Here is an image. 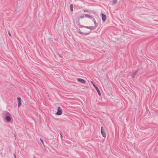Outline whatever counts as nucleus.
I'll list each match as a JSON object with an SVG mask.
<instances>
[{"instance_id": "19", "label": "nucleus", "mask_w": 158, "mask_h": 158, "mask_svg": "<svg viewBox=\"0 0 158 158\" xmlns=\"http://www.w3.org/2000/svg\"><path fill=\"white\" fill-rule=\"evenodd\" d=\"M103 131V127H101V131Z\"/></svg>"}, {"instance_id": "13", "label": "nucleus", "mask_w": 158, "mask_h": 158, "mask_svg": "<svg viewBox=\"0 0 158 158\" xmlns=\"http://www.w3.org/2000/svg\"><path fill=\"white\" fill-rule=\"evenodd\" d=\"M71 11H73V5L71 4L70 5Z\"/></svg>"}, {"instance_id": "9", "label": "nucleus", "mask_w": 158, "mask_h": 158, "mask_svg": "<svg viewBox=\"0 0 158 158\" xmlns=\"http://www.w3.org/2000/svg\"><path fill=\"white\" fill-rule=\"evenodd\" d=\"M6 120L8 122H10L11 120L10 117L9 116H7L6 117Z\"/></svg>"}, {"instance_id": "5", "label": "nucleus", "mask_w": 158, "mask_h": 158, "mask_svg": "<svg viewBox=\"0 0 158 158\" xmlns=\"http://www.w3.org/2000/svg\"><path fill=\"white\" fill-rule=\"evenodd\" d=\"M102 16V19L103 20V22H105V21L106 19V16L105 15H104L103 13H102L101 14Z\"/></svg>"}, {"instance_id": "21", "label": "nucleus", "mask_w": 158, "mask_h": 158, "mask_svg": "<svg viewBox=\"0 0 158 158\" xmlns=\"http://www.w3.org/2000/svg\"><path fill=\"white\" fill-rule=\"evenodd\" d=\"M14 157L15 158H16V156H15V154L14 155Z\"/></svg>"}, {"instance_id": "22", "label": "nucleus", "mask_w": 158, "mask_h": 158, "mask_svg": "<svg viewBox=\"0 0 158 158\" xmlns=\"http://www.w3.org/2000/svg\"><path fill=\"white\" fill-rule=\"evenodd\" d=\"M60 137H61V138H62V136L61 134H60Z\"/></svg>"}, {"instance_id": "7", "label": "nucleus", "mask_w": 158, "mask_h": 158, "mask_svg": "<svg viewBox=\"0 0 158 158\" xmlns=\"http://www.w3.org/2000/svg\"><path fill=\"white\" fill-rule=\"evenodd\" d=\"M17 100H18V107H19L20 106L21 104V98H19V97H18L17 98Z\"/></svg>"}, {"instance_id": "2", "label": "nucleus", "mask_w": 158, "mask_h": 158, "mask_svg": "<svg viewBox=\"0 0 158 158\" xmlns=\"http://www.w3.org/2000/svg\"><path fill=\"white\" fill-rule=\"evenodd\" d=\"M97 26H89V27H85L84 26L83 27H85L87 28L90 29L91 30H94L97 27Z\"/></svg>"}, {"instance_id": "12", "label": "nucleus", "mask_w": 158, "mask_h": 158, "mask_svg": "<svg viewBox=\"0 0 158 158\" xmlns=\"http://www.w3.org/2000/svg\"><path fill=\"white\" fill-rule=\"evenodd\" d=\"M117 2V0H113L112 1V4H116Z\"/></svg>"}, {"instance_id": "6", "label": "nucleus", "mask_w": 158, "mask_h": 158, "mask_svg": "<svg viewBox=\"0 0 158 158\" xmlns=\"http://www.w3.org/2000/svg\"><path fill=\"white\" fill-rule=\"evenodd\" d=\"M138 70H136L135 71L133 72L132 74H131V77L133 78L135 77V75L137 74Z\"/></svg>"}, {"instance_id": "17", "label": "nucleus", "mask_w": 158, "mask_h": 158, "mask_svg": "<svg viewBox=\"0 0 158 158\" xmlns=\"http://www.w3.org/2000/svg\"><path fill=\"white\" fill-rule=\"evenodd\" d=\"M8 34L10 36H11V34H10V31H8Z\"/></svg>"}, {"instance_id": "18", "label": "nucleus", "mask_w": 158, "mask_h": 158, "mask_svg": "<svg viewBox=\"0 0 158 158\" xmlns=\"http://www.w3.org/2000/svg\"><path fill=\"white\" fill-rule=\"evenodd\" d=\"M40 140L41 141V142L42 143L43 145H44V142H43V140L41 139H40Z\"/></svg>"}, {"instance_id": "3", "label": "nucleus", "mask_w": 158, "mask_h": 158, "mask_svg": "<svg viewBox=\"0 0 158 158\" xmlns=\"http://www.w3.org/2000/svg\"><path fill=\"white\" fill-rule=\"evenodd\" d=\"M62 110L60 107L58 108L57 112L56 113V114L57 115H60L62 114Z\"/></svg>"}, {"instance_id": "20", "label": "nucleus", "mask_w": 158, "mask_h": 158, "mask_svg": "<svg viewBox=\"0 0 158 158\" xmlns=\"http://www.w3.org/2000/svg\"><path fill=\"white\" fill-rule=\"evenodd\" d=\"M84 11L85 12H88V10H84Z\"/></svg>"}, {"instance_id": "10", "label": "nucleus", "mask_w": 158, "mask_h": 158, "mask_svg": "<svg viewBox=\"0 0 158 158\" xmlns=\"http://www.w3.org/2000/svg\"><path fill=\"white\" fill-rule=\"evenodd\" d=\"M78 32L80 34H84V35H88L89 34V33H83L82 32H81L80 31V30L79 29V30L78 31Z\"/></svg>"}, {"instance_id": "15", "label": "nucleus", "mask_w": 158, "mask_h": 158, "mask_svg": "<svg viewBox=\"0 0 158 158\" xmlns=\"http://www.w3.org/2000/svg\"><path fill=\"white\" fill-rule=\"evenodd\" d=\"M4 114L6 115H10V113L9 112H4Z\"/></svg>"}, {"instance_id": "14", "label": "nucleus", "mask_w": 158, "mask_h": 158, "mask_svg": "<svg viewBox=\"0 0 158 158\" xmlns=\"http://www.w3.org/2000/svg\"><path fill=\"white\" fill-rule=\"evenodd\" d=\"M92 19H93V21L94 22L95 25V26H97L96 25V23H97L95 21L94 18H93Z\"/></svg>"}, {"instance_id": "4", "label": "nucleus", "mask_w": 158, "mask_h": 158, "mask_svg": "<svg viewBox=\"0 0 158 158\" xmlns=\"http://www.w3.org/2000/svg\"><path fill=\"white\" fill-rule=\"evenodd\" d=\"M77 81L81 83L82 84H85V81L83 79L81 78H78L77 79Z\"/></svg>"}, {"instance_id": "8", "label": "nucleus", "mask_w": 158, "mask_h": 158, "mask_svg": "<svg viewBox=\"0 0 158 158\" xmlns=\"http://www.w3.org/2000/svg\"><path fill=\"white\" fill-rule=\"evenodd\" d=\"M85 17L88 18L90 19H93V16L92 15H90L88 14H85Z\"/></svg>"}, {"instance_id": "1", "label": "nucleus", "mask_w": 158, "mask_h": 158, "mask_svg": "<svg viewBox=\"0 0 158 158\" xmlns=\"http://www.w3.org/2000/svg\"><path fill=\"white\" fill-rule=\"evenodd\" d=\"M91 82L93 84V85L94 87L95 88L96 91H97L98 94L99 95V96H101V93L100 90H99L98 88L93 83V82L91 81Z\"/></svg>"}, {"instance_id": "16", "label": "nucleus", "mask_w": 158, "mask_h": 158, "mask_svg": "<svg viewBox=\"0 0 158 158\" xmlns=\"http://www.w3.org/2000/svg\"><path fill=\"white\" fill-rule=\"evenodd\" d=\"M85 17L84 15H82L80 16V18L81 19H82Z\"/></svg>"}, {"instance_id": "11", "label": "nucleus", "mask_w": 158, "mask_h": 158, "mask_svg": "<svg viewBox=\"0 0 158 158\" xmlns=\"http://www.w3.org/2000/svg\"><path fill=\"white\" fill-rule=\"evenodd\" d=\"M101 133L102 135H103V137L104 138H106V133L104 131H101Z\"/></svg>"}]
</instances>
